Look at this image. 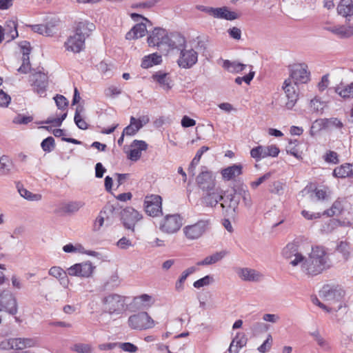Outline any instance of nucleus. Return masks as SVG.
Returning <instances> with one entry per match:
<instances>
[{"instance_id": "46", "label": "nucleus", "mask_w": 353, "mask_h": 353, "mask_svg": "<svg viewBox=\"0 0 353 353\" xmlns=\"http://www.w3.org/2000/svg\"><path fill=\"white\" fill-rule=\"evenodd\" d=\"M41 148L46 152H52L55 147L54 139L52 137H48L43 139L41 143Z\"/></svg>"}, {"instance_id": "49", "label": "nucleus", "mask_w": 353, "mask_h": 353, "mask_svg": "<svg viewBox=\"0 0 353 353\" xmlns=\"http://www.w3.org/2000/svg\"><path fill=\"white\" fill-rule=\"evenodd\" d=\"M212 276L210 275L205 276L204 277L196 281L193 283V286L195 288L199 289L202 287L209 285L211 283L213 282Z\"/></svg>"}, {"instance_id": "57", "label": "nucleus", "mask_w": 353, "mask_h": 353, "mask_svg": "<svg viewBox=\"0 0 353 353\" xmlns=\"http://www.w3.org/2000/svg\"><path fill=\"white\" fill-rule=\"evenodd\" d=\"M272 176V173L270 172L264 174L263 176L258 178L256 181H252L250 185L252 189H256L261 184H262L265 181L268 180Z\"/></svg>"}, {"instance_id": "38", "label": "nucleus", "mask_w": 353, "mask_h": 353, "mask_svg": "<svg viewBox=\"0 0 353 353\" xmlns=\"http://www.w3.org/2000/svg\"><path fill=\"white\" fill-rule=\"evenodd\" d=\"M17 23L13 20L7 21L6 23V29L7 37L9 40H13L18 37V32L17 30Z\"/></svg>"}, {"instance_id": "56", "label": "nucleus", "mask_w": 353, "mask_h": 353, "mask_svg": "<svg viewBox=\"0 0 353 353\" xmlns=\"http://www.w3.org/2000/svg\"><path fill=\"white\" fill-rule=\"evenodd\" d=\"M117 246L121 250H128L134 246L133 243L127 237H122L117 242Z\"/></svg>"}, {"instance_id": "14", "label": "nucleus", "mask_w": 353, "mask_h": 353, "mask_svg": "<svg viewBox=\"0 0 353 353\" xmlns=\"http://www.w3.org/2000/svg\"><path fill=\"white\" fill-rule=\"evenodd\" d=\"M198 61V52L192 48L181 49L177 64L183 69H189L192 68Z\"/></svg>"}, {"instance_id": "19", "label": "nucleus", "mask_w": 353, "mask_h": 353, "mask_svg": "<svg viewBox=\"0 0 353 353\" xmlns=\"http://www.w3.org/2000/svg\"><path fill=\"white\" fill-rule=\"evenodd\" d=\"M166 30L161 28H155L149 32L148 43L150 46L161 47L165 45L167 36Z\"/></svg>"}, {"instance_id": "48", "label": "nucleus", "mask_w": 353, "mask_h": 353, "mask_svg": "<svg viewBox=\"0 0 353 353\" xmlns=\"http://www.w3.org/2000/svg\"><path fill=\"white\" fill-rule=\"evenodd\" d=\"M72 350L78 353H91L92 347L87 343H76L72 347Z\"/></svg>"}, {"instance_id": "4", "label": "nucleus", "mask_w": 353, "mask_h": 353, "mask_svg": "<svg viewBox=\"0 0 353 353\" xmlns=\"http://www.w3.org/2000/svg\"><path fill=\"white\" fill-rule=\"evenodd\" d=\"M321 294L324 300L330 304L338 303L337 306L334 307L335 312L339 310L343 307L342 299L344 296V291L342 288L325 285L321 291Z\"/></svg>"}, {"instance_id": "2", "label": "nucleus", "mask_w": 353, "mask_h": 353, "mask_svg": "<svg viewBox=\"0 0 353 353\" xmlns=\"http://www.w3.org/2000/svg\"><path fill=\"white\" fill-rule=\"evenodd\" d=\"M155 321L147 312H139L132 314L128 317V325L136 330H145L153 328L155 326Z\"/></svg>"}, {"instance_id": "23", "label": "nucleus", "mask_w": 353, "mask_h": 353, "mask_svg": "<svg viewBox=\"0 0 353 353\" xmlns=\"http://www.w3.org/2000/svg\"><path fill=\"white\" fill-rule=\"evenodd\" d=\"M152 78L164 90L168 91L172 87V80L168 73L158 71L152 75Z\"/></svg>"}, {"instance_id": "17", "label": "nucleus", "mask_w": 353, "mask_h": 353, "mask_svg": "<svg viewBox=\"0 0 353 353\" xmlns=\"http://www.w3.org/2000/svg\"><path fill=\"white\" fill-rule=\"evenodd\" d=\"M236 274L241 280L247 282H259L264 278L263 273L249 268H240Z\"/></svg>"}, {"instance_id": "3", "label": "nucleus", "mask_w": 353, "mask_h": 353, "mask_svg": "<svg viewBox=\"0 0 353 353\" xmlns=\"http://www.w3.org/2000/svg\"><path fill=\"white\" fill-rule=\"evenodd\" d=\"M125 298L118 294H109L101 299L103 310L109 314H120L123 311Z\"/></svg>"}, {"instance_id": "5", "label": "nucleus", "mask_w": 353, "mask_h": 353, "mask_svg": "<svg viewBox=\"0 0 353 353\" xmlns=\"http://www.w3.org/2000/svg\"><path fill=\"white\" fill-rule=\"evenodd\" d=\"M209 225L210 220L201 219L194 224L185 225L183 228V232L188 239L196 240L203 236Z\"/></svg>"}, {"instance_id": "47", "label": "nucleus", "mask_w": 353, "mask_h": 353, "mask_svg": "<svg viewBox=\"0 0 353 353\" xmlns=\"http://www.w3.org/2000/svg\"><path fill=\"white\" fill-rule=\"evenodd\" d=\"M105 212L103 210H101L99 212V215L97 216V218L95 219V220L94 221L93 227H92L93 231L97 232V231L100 230L101 227L103 225L104 220H105Z\"/></svg>"}, {"instance_id": "28", "label": "nucleus", "mask_w": 353, "mask_h": 353, "mask_svg": "<svg viewBox=\"0 0 353 353\" xmlns=\"http://www.w3.org/2000/svg\"><path fill=\"white\" fill-rule=\"evenodd\" d=\"M146 32V25L144 23L141 22L136 24L131 30L126 34L125 38L129 40L141 38L145 34Z\"/></svg>"}, {"instance_id": "59", "label": "nucleus", "mask_w": 353, "mask_h": 353, "mask_svg": "<svg viewBox=\"0 0 353 353\" xmlns=\"http://www.w3.org/2000/svg\"><path fill=\"white\" fill-rule=\"evenodd\" d=\"M118 347L124 352L134 353L137 352L138 347L131 343H119Z\"/></svg>"}, {"instance_id": "29", "label": "nucleus", "mask_w": 353, "mask_h": 353, "mask_svg": "<svg viewBox=\"0 0 353 353\" xmlns=\"http://www.w3.org/2000/svg\"><path fill=\"white\" fill-rule=\"evenodd\" d=\"M223 67L232 73L241 72L248 67L250 68V70H252V65L243 64L238 61H230L229 60L224 61Z\"/></svg>"}, {"instance_id": "20", "label": "nucleus", "mask_w": 353, "mask_h": 353, "mask_svg": "<svg viewBox=\"0 0 353 353\" xmlns=\"http://www.w3.org/2000/svg\"><path fill=\"white\" fill-rule=\"evenodd\" d=\"M186 43L185 38L179 32L167 33L165 45L170 49H182Z\"/></svg>"}, {"instance_id": "60", "label": "nucleus", "mask_w": 353, "mask_h": 353, "mask_svg": "<svg viewBox=\"0 0 353 353\" xmlns=\"http://www.w3.org/2000/svg\"><path fill=\"white\" fill-rule=\"evenodd\" d=\"M324 103L320 99L315 97L310 101V108L315 112H319L324 108Z\"/></svg>"}, {"instance_id": "39", "label": "nucleus", "mask_w": 353, "mask_h": 353, "mask_svg": "<svg viewBox=\"0 0 353 353\" xmlns=\"http://www.w3.org/2000/svg\"><path fill=\"white\" fill-rule=\"evenodd\" d=\"M343 208V206L341 201L337 199L333 203L332 207L330 209L325 210L323 212V214L327 216H333L334 215L339 214L342 212Z\"/></svg>"}, {"instance_id": "13", "label": "nucleus", "mask_w": 353, "mask_h": 353, "mask_svg": "<svg viewBox=\"0 0 353 353\" xmlns=\"http://www.w3.org/2000/svg\"><path fill=\"white\" fill-rule=\"evenodd\" d=\"M17 310V303L14 294L9 290L0 292V311L14 315Z\"/></svg>"}, {"instance_id": "58", "label": "nucleus", "mask_w": 353, "mask_h": 353, "mask_svg": "<svg viewBox=\"0 0 353 353\" xmlns=\"http://www.w3.org/2000/svg\"><path fill=\"white\" fill-rule=\"evenodd\" d=\"M272 345V337L271 334H268L265 341L258 347V350L261 353H265L268 352Z\"/></svg>"}, {"instance_id": "6", "label": "nucleus", "mask_w": 353, "mask_h": 353, "mask_svg": "<svg viewBox=\"0 0 353 353\" xmlns=\"http://www.w3.org/2000/svg\"><path fill=\"white\" fill-rule=\"evenodd\" d=\"M294 84L307 83L310 80V72L305 63H296L290 67V77Z\"/></svg>"}, {"instance_id": "51", "label": "nucleus", "mask_w": 353, "mask_h": 353, "mask_svg": "<svg viewBox=\"0 0 353 353\" xmlns=\"http://www.w3.org/2000/svg\"><path fill=\"white\" fill-rule=\"evenodd\" d=\"M33 117L31 116H25L21 114H17L12 120L13 123L19 125H26L32 121Z\"/></svg>"}, {"instance_id": "10", "label": "nucleus", "mask_w": 353, "mask_h": 353, "mask_svg": "<svg viewBox=\"0 0 353 353\" xmlns=\"http://www.w3.org/2000/svg\"><path fill=\"white\" fill-rule=\"evenodd\" d=\"M143 219V215L132 207L124 208L121 212V220L124 227L134 232L136 224Z\"/></svg>"}, {"instance_id": "24", "label": "nucleus", "mask_w": 353, "mask_h": 353, "mask_svg": "<svg viewBox=\"0 0 353 353\" xmlns=\"http://www.w3.org/2000/svg\"><path fill=\"white\" fill-rule=\"evenodd\" d=\"M209 12L211 16L217 19L232 21L238 17L236 12L230 11L227 7L213 8V9H210Z\"/></svg>"}, {"instance_id": "61", "label": "nucleus", "mask_w": 353, "mask_h": 353, "mask_svg": "<svg viewBox=\"0 0 353 353\" xmlns=\"http://www.w3.org/2000/svg\"><path fill=\"white\" fill-rule=\"evenodd\" d=\"M254 74H255V72L254 71L250 70V72L248 74H247L243 77H236L235 79V83H237L238 85H241L242 83V82L244 81L247 84H250V81L253 79Z\"/></svg>"}, {"instance_id": "25", "label": "nucleus", "mask_w": 353, "mask_h": 353, "mask_svg": "<svg viewBox=\"0 0 353 353\" xmlns=\"http://www.w3.org/2000/svg\"><path fill=\"white\" fill-rule=\"evenodd\" d=\"M248 339L243 332H237L232 340L228 352L229 353H239V350L247 344Z\"/></svg>"}, {"instance_id": "36", "label": "nucleus", "mask_w": 353, "mask_h": 353, "mask_svg": "<svg viewBox=\"0 0 353 353\" xmlns=\"http://www.w3.org/2000/svg\"><path fill=\"white\" fill-rule=\"evenodd\" d=\"M85 205L82 201H72L63 204L62 210L65 213L74 214L77 212Z\"/></svg>"}, {"instance_id": "37", "label": "nucleus", "mask_w": 353, "mask_h": 353, "mask_svg": "<svg viewBox=\"0 0 353 353\" xmlns=\"http://www.w3.org/2000/svg\"><path fill=\"white\" fill-rule=\"evenodd\" d=\"M134 303L135 304L140 305L141 307L149 308L154 303V300L152 296L147 294H143L134 297Z\"/></svg>"}, {"instance_id": "21", "label": "nucleus", "mask_w": 353, "mask_h": 353, "mask_svg": "<svg viewBox=\"0 0 353 353\" xmlns=\"http://www.w3.org/2000/svg\"><path fill=\"white\" fill-rule=\"evenodd\" d=\"M130 147L128 158L132 161H137L141 158V152L147 150L148 144L144 141L134 140Z\"/></svg>"}, {"instance_id": "16", "label": "nucleus", "mask_w": 353, "mask_h": 353, "mask_svg": "<svg viewBox=\"0 0 353 353\" xmlns=\"http://www.w3.org/2000/svg\"><path fill=\"white\" fill-rule=\"evenodd\" d=\"M295 85L296 84L291 81V79H287L284 81L282 87L288 99L285 107L288 110L292 109L299 98V94L295 88Z\"/></svg>"}, {"instance_id": "30", "label": "nucleus", "mask_w": 353, "mask_h": 353, "mask_svg": "<svg viewBox=\"0 0 353 353\" xmlns=\"http://www.w3.org/2000/svg\"><path fill=\"white\" fill-rule=\"evenodd\" d=\"M339 14L347 17L353 15L352 0H341L337 6Z\"/></svg>"}, {"instance_id": "18", "label": "nucleus", "mask_w": 353, "mask_h": 353, "mask_svg": "<svg viewBox=\"0 0 353 353\" xmlns=\"http://www.w3.org/2000/svg\"><path fill=\"white\" fill-rule=\"evenodd\" d=\"M85 39L83 35L75 32L68 38L64 44L65 48L68 51L74 53L79 52L84 48Z\"/></svg>"}, {"instance_id": "64", "label": "nucleus", "mask_w": 353, "mask_h": 353, "mask_svg": "<svg viewBox=\"0 0 353 353\" xmlns=\"http://www.w3.org/2000/svg\"><path fill=\"white\" fill-rule=\"evenodd\" d=\"M119 285V277L117 275L114 274L111 276L108 281L105 283L104 287L105 289L114 288Z\"/></svg>"}, {"instance_id": "8", "label": "nucleus", "mask_w": 353, "mask_h": 353, "mask_svg": "<svg viewBox=\"0 0 353 353\" xmlns=\"http://www.w3.org/2000/svg\"><path fill=\"white\" fill-rule=\"evenodd\" d=\"M223 196L224 191L217 185L210 190L203 191L200 200L203 205L214 208L223 199Z\"/></svg>"}, {"instance_id": "52", "label": "nucleus", "mask_w": 353, "mask_h": 353, "mask_svg": "<svg viewBox=\"0 0 353 353\" xmlns=\"http://www.w3.org/2000/svg\"><path fill=\"white\" fill-rule=\"evenodd\" d=\"M245 205L248 208L251 207L252 204V197L250 192L246 188H241L239 192Z\"/></svg>"}, {"instance_id": "15", "label": "nucleus", "mask_w": 353, "mask_h": 353, "mask_svg": "<svg viewBox=\"0 0 353 353\" xmlns=\"http://www.w3.org/2000/svg\"><path fill=\"white\" fill-rule=\"evenodd\" d=\"M279 148L275 145L267 146L259 145L253 148L250 150V156L254 159L256 161H259L269 157H276L279 155Z\"/></svg>"}, {"instance_id": "11", "label": "nucleus", "mask_w": 353, "mask_h": 353, "mask_svg": "<svg viewBox=\"0 0 353 353\" xmlns=\"http://www.w3.org/2000/svg\"><path fill=\"white\" fill-rule=\"evenodd\" d=\"M95 266L90 261L76 263L67 269L68 274L71 276L89 278L92 276Z\"/></svg>"}, {"instance_id": "33", "label": "nucleus", "mask_w": 353, "mask_h": 353, "mask_svg": "<svg viewBox=\"0 0 353 353\" xmlns=\"http://www.w3.org/2000/svg\"><path fill=\"white\" fill-rule=\"evenodd\" d=\"M196 271V268L194 266L190 267L185 270L181 274L179 279L175 283V290L177 292H181L184 290V283L187 278Z\"/></svg>"}, {"instance_id": "7", "label": "nucleus", "mask_w": 353, "mask_h": 353, "mask_svg": "<svg viewBox=\"0 0 353 353\" xmlns=\"http://www.w3.org/2000/svg\"><path fill=\"white\" fill-rule=\"evenodd\" d=\"M196 183L202 192L210 190L211 188L217 186L215 175L205 166L201 167L200 172L196 177Z\"/></svg>"}, {"instance_id": "9", "label": "nucleus", "mask_w": 353, "mask_h": 353, "mask_svg": "<svg viewBox=\"0 0 353 353\" xmlns=\"http://www.w3.org/2000/svg\"><path fill=\"white\" fill-rule=\"evenodd\" d=\"M144 209L150 216H159L162 214V199L160 196L152 194L144 199Z\"/></svg>"}, {"instance_id": "31", "label": "nucleus", "mask_w": 353, "mask_h": 353, "mask_svg": "<svg viewBox=\"0 0 353 353\" xmlns=\"http://www.w3.org/2000/svg\"><path fill=\"white\" fill-rule=\"evenodd\" d=\"M333 176L336 178H346L353 176V164L345 163L336 168Z\"/></svg>"}, {"instance_id": "44", "label": "nucleus", "mask_w": 353, "mask_h": 353, "mask_svg": "<svg viewBox=\"0 0 353 353\" xmlns=\"http://www.w3.org/2000/svg\"><path fill=\"white\" fill-rule=\"evenodd\" d=\"M327 30L341 39H345L346 31L345 25H335L327 28Z\"/></svg>"}, {"instance_id": "45", "label": "nucleus", "mask_w": 353, "mask_h": 353, "mask_svg": "<svg viewBox=\"0 0 353 353\" xmlns=\"http://www.w3.org/2000/svg\"><path fill=\"white\" fill-rule=\"evenodd\" d=\"M31 30L34 32H37L40 34L45 35V36H50L51 35V30L46 25L43 24H37V25H31L30 26Z\"/></svg>"}, {"instance_id": "26", "label": "nucleus", "mask_w": 353, "mask_h": 353, "mask_svg": "<svg viewBox=\"0 0 353 353\" xmlns=\"http://www.w3.org/2000/svg\"><path fill=\"white\" fill-rule=\"evenodd\" d=\"M243 166L241 164H234L222 169L221 174L223 180L230 181L242 174Z\"/></svg>"}, {"instance_id": "22", "label": "nucleus", "mask_w": 353, "mask_h": 353, "mask_svg": "<svg viewBox=\"0 0 353 353\" xmlns=\"http://www.w3.org/2000/svg\"><path fill=\"white\" fill-rule=\"evenodd\" d=\"M34 91L40 97L46 95V90L48 85L47 77L41 73H37L33 75Z\"/></svg>"}, {"instance_id": "63", "label": "nucleus", "mask_w": 353, "mask_h": 353, "mask_svg": "<svg viewBox=\"0 0 353 353\" xmlns=\"http://www.w3.org/2000/svg\"><path fill=\"white\" fill-rule=\"evenodd\" d=\"M121 93V89L119 87L111 85L105 90V96L108 97H114Z\"/></svg>"}, {"instance_id": "27", "label": "nucleus", "mask_w": 353, "mask_h": 353, "mask_svg": "<svg viewBox=\"0 0 353 353\" xmlns=\"http://www.w3.org/2000/svg\"><path fill=\"white\" fill-rule=\"evenodd\" d=\"M14 350H21L37 345V340L34 338H13Z\"/></svg>"}, {"instance_id": "42", "label": "nucleus", "mask_w": 353, "mask_h": 353, "mask_svg": "<svg viewBox=\"0 0 353 353\" xmlns=\"http://www.w3.org/2000/svg\"><path fill=\"white\" fill-rule=\"evenodd\" d=\"M141 128V125L139 124V125H137L136 119L134 117H131L130 125L124 128L123 132V134L127 136H132L134 135Z\"/></svg>"}, {"instance_id": "62", "label": "nucleus", "mask_w": 353, "mask_h": 353, "mask_svg": "<svg viewBox=\"0 0 353 353\" xmlns=\"http://www.w3.org/2000/svg\"><path fill=\"white\" fill-rule=\"evenodd\" d=\"M31 70V65L30 59H22L21 65L18 68L17 71L21 74H28Z\"/></svg>"}, {"instance_id": "40", "label": "nucleus", "mask_w": 353, "mask_h": 353, "mask_svg": "<svg viewBox=\"0 0 353 353\" xmlns=\"http://www.w3.org/2000/svg\"><path fill=\"white\" fill-rule=\"evenodd\" d=\"M285 183L282 181H274L268 185V190L270 193L281 195L283 193Z\"/></svg>"}, {"instance_id": "53", "label": "nucleus", "mask_w": 353, "mask_h": 353, "mask_svg": "<svg viewBox=\"0 0 353 353\" xmlns=\"http://www.w3.org/2000/svg\"><path fill=\"white\" fill-rule=\"evenodd\" d=\"M350 245L345 241H341L337 245L336 250L341 253L345 259H347L350 255Z\"/></svg>"}, {"instance_id": "32", "label": "nucleus", "mask_w": 353, "mask_h": 353, "mask_svg": "<svg viewBox=\"0 0 353 353\" xmlns=\"http://www.w3.org/2000/svg\"><path fill=\"white\" fill-rule=\"evenodd\" d=\"M162 61V57L157 53H152L145 56L141 62L143 68H149L154 65L160 64Z\"/></svg>"}, {"instance_id": "34", "label": "nucleus", "mask_w": 353, "mask_h": 353, "mask_svg": "<svg viewBox=\"0 0 353 353\" xmlns=\"http://www.w3.org/2000/svg\"><path fill=\"white\" fill-rule=\"evenodd\" d=\"M95 30V26L93 23L84 21H81L78 23L77 27L76 28V33L79 34H81L85 39V37H88L90 32Z\"/></svg>"}, {"instance_id": "54", "label": "nucleus", "mask_w": 353, "mask_h": 353, "mask_svg": "<svg viewBox=\"0 0 353 353\" xmlns=\"http://www.w3.org/2000/svg\"><path fill=\"white\" fill-rule=\"evenodd\" d=\"M54 99L56 103V105L59 110H64L67 108L68 105V101L64 96L57 94L54 97Z\"/></svg>"}, {"instance_id": "43", "label": "nucleus", "mask_w": 353, "mask_h": 353, "mask_svg": "<svg viewBox=\"0 0 353 353\" xmlns=\"http://www.w3.org/2000/svg\"><path fill=\"white\" fill-rule=\"evenodd\" d=\"M18 192L22 197L29 201H39L41 199V194H33L22 186H18Z\"/></svg>"}, {"instance_id": "41", "label": "nucleus", "mask_w": 353, "mask_h": 353, "mask_svg": "<svg viewBox=\"0 0 353 353\" xmlns=\"http://www.w3.org/2000/svg\"><path fill=\"white\" fill-rule=\"evenodd\" d=\"M335 92L343 98L353 97V82L350 85L337 86Z\"/></svg>"}, {"instance_id": "35", "label": "nucleus", "mask_w": 353, "mask_h": 353, "mask_svg": "<svg viewBox=\"0 0 353 353\" xmlns=\"http://www.w3.org/2000/svg\"><path fill=\"white\" fill-rule=\"evenodd\" d=\"M228 252L225 250H222L219 252H216L210 256H206L203 261L198 262L197 265H208L214 264L220 260H221Z\"/></svg>"}, {"instance_id": "1", "label": "nucleus", "mask_w": 353, "mask_h": 353, "mask_svg": "<svg viewBox=\"0 0 353 353\" xmlns=\"http://www.w3.org/2000/svg\"><path fill=\"white\" fill-rule=\"evenodd\" d=\"M283 257L293 267L300 266L303 272L308 276H316L331 267V261L324 247L312 248L308 257H305L293 243H288L282 251Z\"/></svg>"}, {"instance_id": "12", "label": "nucleus", "mask_w": 353, "mask_h": 353, "mask_svg": "<svg viewBox=\"0 0 353 353\" xmlns=\"http://www.w3.org/2000/svg\"><path fill=\"white\" fill-rule=\"evenodd\" d=\"M182 225V218L179 214L166 215L160 223V230L167 234L176 232Z\"/></svg>"}, {"instance_id": "55", "label": "nucleus", "mask_w": 353, "mask_h": 353, "mask_svg": "<svg viewBox=\"0 0 353 353\" xmlns=\"http://www.w3.org/2000/svg\"><path fill=\"white\" fill-rule=\"evenodd\" d=\"M19 47L23 54L22 59H30L29 54L31 52L30 43L27 41H23L19 43Z\"/></svg>"}, {"instance_id": "50", "label": "nucleus", "mask_w": 353, "mask_h": 353, "mask_svg": "<svg viewBox=\"0 0 353 353\" xmlns=\"http://www.w3.org/2000/svg\"><path fill=\"white\" fill-rule=\"evenodd\" d=\"M48 274L57 279H60L65 276V274H67L68 272L67 270L64 271L61 267L53 266L49 270Z\"/></svg>"}]
</instances>
